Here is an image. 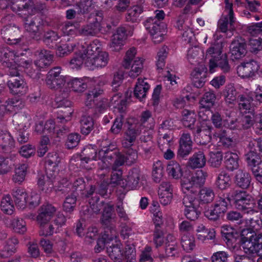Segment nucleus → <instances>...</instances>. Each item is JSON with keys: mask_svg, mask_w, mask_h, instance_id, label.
<instances>
[{"mask_svg": "<svg viewBox=\"0 0 262 262\" xmlns=\"http://www.w3.org/2000/svg\"><path fill=\"white\" fill-rule=\"evenodd\" d=\"M11 8L20 16L33 15L40 12L46 6L34 0H11Z\"/></svg>", "mask_w": 262, "mask_h": 262, "instance_id": "nucleus-1", "label": "nucleus"}, {"mask_svg": "<svg viewBox=\"0 0 262 262\" xmlns=\"http://www.w3.org/2000/svg\"><path fill=\"white\" fill-rule=\"evenodd\" d=\"M69 96V92L68 89L63 90L62 92L60 91L59 94L56 95L55 101L57 104V107L63 108L60 111L63 113V114L57 117V123H67L70 120V116L73 113V110L71 107L72 102L67 99Z\"/></svg>", "mask_w": 262, "mask_h": 262, "instance_id": "nucleus-2", "label": "nucleus"}, {"mask_svg": "<svg viewBox=\"0 0 262 262\" xmlns=\"http://www.w3.org/2000/svg\"><path fill=\"white\" fill-rule=\"evenodd\" d=\"M67 81V77L63 75L61 72V68L60 67H55L51 69L48 73L46 78V83L49 88L53 90H60L63 92V88Z\"/></svg>", "mask_w": 262, "mask_h": 262, "instance_id": "nucleus-3", "label": "nucleus"}, {"mask_svg": "<svg viewBox=\"0 0 262 262\" xmlns=\"http://www.w3.org/2000/svg\"><path fill=\"white\" fill-rule=\"evenodd\" d=\"M117 154H118V149L113 144H110L100 149L98 152V160H101L98 163L99 168L101 170L111 168L117 157Z\"/></svg>", "mask_w": 262, "mask_h": 262, "instance_id": "nucleus-4", "label": "nucleus"}, {"mask_svg": "<svg viewBox=\"0 0 262 262\" xmlns=\"http://www.w3.org/2000/svg\"><path fill=\"white\" fill-rule=\"evenodd\" d=\"M205 181V176L202 171L197 172L195 176H192L190 180L184 178L181 179V185L184 193L190 192L196 195L199 189L204 185Z\"/></svg>", "mask_w": 262, "mask_h": 262, "instance_id": "nucleus-5", "label": "nucleus"}, {"mask_svg": "<svg viewBox=\"0 0 262 262\" xmlns=\"http://www.w3.org/2000/svg\"><path fill=\"white\" fill-rule=\"evenodd\" d=\"M92 21L78 29L77 33L79 35L84 36H95L101 30L100 22L102 19V13H96L90 15Z\"/></svg>", "mask_w": 262, "mask_h": 262, "instance_id": "nucleus-6", "label": "nucleus"}, {"mask_svg": "<svg viewBox=\"0 0 262 262\" xmlns=\"http://www.w3.org/2000/svg\"><path fill=\"white\" fill-rule=\"evenodd\" d=\"M245 157L247 166L255 178L260 180L259 174H262V168L260 167L262 162L261 157L253 149H250V151L245 155Z\"/></svg>", "mask_w": 262, "mask_h": 262, "instance_id": "nucleus-7", "label": "nucleus"}, {"mask_svg": "<svg viewBox=\"0 0 262 262\" xmlns=\"http://www.w3.org/2000/svg\"><path fill=\"white\" fill-rule=\"evenodd\" d=\"M142 125L140 123H133L129 125L125 132L122 144L124 148L130 147L136 141L137 137L141 133Z\"/></svg>", "mask_w": 262, "mask_h": 262, "instance_id": "nucleus-8", "label": "nucleus"}, {"mask_svg": "<svg viewBox=\"0 0 262 262\" xmlns=\"http://www.w3.org/2000/svg\"><path fill=\"white\" fill-rule=\"evenodd\" d=\"M259 69L257 62L250 60L248 62H243L237 67V73L242 78H252L257 73Z\"/></svg>", "mask_w": 262, "mask_h": 262, "instance_id": "nucleus-9", "label": "nucleus"}, {"mask_svg": "<svg viewBox=\"0 0 262 262\" xmlns=\"http://www.w3.org/2000/svg\"><path fill=\"white\" fill-rule=\"evenodd\" d=\"M1 35L3 39L11 45H15L20 41V30L14 25L9 24L1 29Z\"/></svg>", "mask_w": 262, "mask_h": 262, "instance_id": "nucleus-10", "label": "nucleus"}, {"mask_svg": "<svg viewBox=\"0 0 262 262\" xmlns=\"http://www.w3.org/2000/svg\"><path fill=\"white\" fill-rule=\"evenodd\" d=\"M247 45L244 39L237 38L233 40L230 45L232 59H239L245 56L247 52Z\"/></svg>", "mask_w": 262, "mask_h": 262, "instance_id": "nucleus-11", "label": "nucleus"}, {"mask_svg": "<svg viewBox=\"0 0 262 262\" xmlns=\"http://www.w3.org/2000/svg\"><path fill=\"white\" fill-rule=\"evenodd\" d=\"M213 127L208 125H196L195 130L192 131V134L201 145H207L210 143L212 139L211 130Z\"/></svg>", "mask_w": 262, "mask_h": 262, "instance_id": "nucleus-12", "label": "nucleus"}, {"mask_svg": "<svg viewBox=\"0 0 262 262\" xmlns=\"http://www.w3.org/2000/svg\"><path fill=\"white\" fill-rule=\"evenodd\" d=\"M219 68L224 73H229L230 66L229 64L227 55L222 54L219 56H212L209 59V70L211 73L214 72V68Z\"/></svg>", "mask_w": 262, "mask_h": 262, "instance_id": "nucleus-13", "label": "nucleus"}, {"mask_svg": "<svg viewBox=\"0 0 262 262\" xmlns=\"http://www.w3.org/2000/svg\"><path fill=\"white\" fill-rule=\"evenodd\" d=\"M108 59V54L106 52L101 51L92 58L86 59L85 65L91 70L94 68H102L107 65Z\"/></svg>", "mask_w": 262, "mask_h": 262, "instance_id": "nucleus-14", "label": "nucleus"}, {"mask_svg": "<svg viewBox=\"0 0 262 262\" xmlns=\"http://www.w3.org/2000/svg\"><path fill=\"white\" fill-rule=\"evenodd\" d=\"M55 178L49 177L48 174L40 173L38 175L37 184L39 189L46 195H50L54 189Z\"/></svg>", "mask_w": 262, "mask_h": 262, "instance_id": "nucleus-15", "label": "nucleus"}, {"mask_svg": "<svg viewBox=\"0 0 262 262\" xmlns=\"http://www.w3.org/2000/svg\"><path fill=\"white\" fill-rule=\"evenodd\" d=\"M7 85L11 93L14 95H23L28 90L27 83L24 79L20 77L9 80Z\"/></svg>", "mask_w": 262, "mask_h": 262, "instance_id": "nucleus-16", "label": "nucleus"}, {"mask_svg": "<svg viewBox=\"0 0 262 262\" xmlns=\"http://www.w3.org/2000/svg\"><path fill=\"white\" fill-rule=\"evenodd\" d=\"M141 177V170L139 167H133L129 172L126 179L124 180L125 184L123 187L128 189H135L139 186Z\"/></svg>", "mask_w": 262, "mask_h": 262, "instance_id": "nucleus-17", "label": "nucleus"}, {"mask_svg": "<svg viewBox=\"0 0 262 262\" xmlns=\"http://www.w3.org/2000/svg\"><path fill=\"white\" fill-rule=\"evenodd\" d=\"M106 251L111 259L114 262H121L124 259L123 245L120 242L106 247Z\"/></svg>", "mask_w": 262, "mask_h": 262, "instance_id": "nucleus-18", "label": "nucleus"}, {"mask_svg": "<svg viewBox=\"0 0 262 262\" xmlns=\"http://www.w3.org/2000/svg\"><path fill=\"white\" fill-rule=\"evenodd\" d=\"M146 79L139 78L134 88V95L140 101H142L146 96V93L149 89V85L145 81Z\"/></svg>", "mask_w": 262, "mask_h": 262, "instance_id": "nucleus-19", "label": "nucleus"}, {"mask_svg": "<svg viewBox=\"0 0 262 262\" xmlns=\"http://www.w3.org/2000/svg\"><path fill=\"white\" fill-rule=\"evenodd\" d=\"M38 52V59L36 60L34 64L36 68L40 70L48 67L53 60V54L51 52L46 50H41Z\"/></svg>", "mask_w": 262, "mask_h": 262, "instance_id": "nucleus-20", "label": "nucleus"}, {"mask_svg": "<svg viewBox=\"0 0 262 262\" xmlns=\"http://www.w3.org/2000/svg\"><path fill=\"white\" fill-rule=\"evenodd\" d=\"M115 236L116 231L115 229L107 228V230H104L102 237L97 240V245L94 249L95 252L99 253L103 250L105 244L109 241H112Z\"/></svg>", "mask_w": 262, "mask_h": 262, "instance_id": "nucleus-21", "label": "nucleus"}, {"mask_svg": "<svg viewBox=\"0 0 262 262\" xmlns=\"http://www.w3.org/2000/svg\"><path fill=\"white\" fill-rule=\"evenodd\" d=\"M253 230L251 228L244 229L239 234V242L244 245L243 248L245 250L248 251V248L251 245L257 233Z\"/></svg>", "mask_w": 262, "mask_h": 262, "instance_id": "nucleus-22", "label": "nucleus"}, {"mask_svg": "<svg viewBox=\"0 0 262 262\" xmlns=\"http://www.w3.org/2000/svg\"><path fill=\"white\" fill-rule=\"evenodd\" d=\"M246 252L256 254L259 256L257 262H262V233H257L252 244L248 248V251H246Z\"/></svg>", "mask_w": 262, "mask_h": 262, "instance_id": "nucleus-23", "label": "nucleus"}, {"mask_svg": "<svg viewBox=\"0 0 262 262\" xmlns=\"http://www.w3.org/2000/svg\"><path fill=\"white\" fill-rule=\"evenodd\" d=\"M56 211L55 208L51 204L42 206L39 214L37 215V220L38 224L47 223L53 216Z\"/></svg>", "mask_w": 262, "mask_h": 262, "instance_id": "nucleus-24", "label": "nucleus"}, {"mask_svg": "<svg viewBox=\"0 0 262 262\" xmlns=\"http://www.w3.org/2000/svg\"><path fill=\"white\" fill-rule=\"evenodd\" d=\"M14 140L11 135L7 132H0V146L4 152L9 153L14 147Z\"/></svg>", "mask_w": 262, "mask_h": 262, "instance_id": "nucleus-25", "label": "nucleus"}, {"mask_svg": "<svg viewBox=\"0 0 262 262\" xmlns=\"http://www.w3.org/2000/svg\"><path fill=\"white\" fill-rule=\"evenodd\" d=\"M15 57L14 51L10 49L8 45H3L0 46V62L4 66L6 64L11 65V61Z\"/></svg>", "mask_w": 262, "mask_h": 262, "instance_id": "nucleus-26", "label": "nucleus"}, {"mask_svg": "<svg viewBox=\"0 0 262 262\" xmlns=\"http://www.w3.org/2000/svg\"><path fill=\"white\" fill-rule=\"evenodd\" d=\"M198 194L199 195V198L198 199L199 200L200 206L211 203L214 200L215 197L214 190L211 187H205L202 188H201Z\"/></svg>", "mask_w": 262, "mask_h": 262, "instance_id": "nucleus-27", "label": "nucleus"}, {"mask_svg": "<svg viewBox=\"0 0 262 262\" xmlns=\"http://www.w3.org/2000/svg\"><path fill=\"white\" fill-rule=\"evenodd\" d=\"M182 123L183 125L189 128L192 131L196 128L195 123L196 122V114L193 111L184 110L182 111Z\"/></svg>", "mask_w": 262, "mask_h": 262, "instance_id": "nucleus-28", "label": "nucleus"}, {"mask_svg": "<svg viewBox=\"0 0 262 262\" xmlns=\"http://www.w3.org/2000/svg\"><path fill=\"white\" fill-rule=\"evenodd\" d=\"M231 184V180L229 174L224 170L219 174L214 183L215 187L221 190L227 189Z\"/></svg>", "mask_w": 262, "mask_h": 262, "instance_id": "nucleus-29", "label": "nucleus"}, {"mask_svg": "<svg viewBox=\"0 0 262 262\" xmlns=\"http://www.w3.org/2000/svg\"><path fill=\"white\" fill-rule=\"evenodd\" d=\"M12 195L16 206L20 209L25 208L28 199V195L25 190L17 188L13 190Z\"/></svg>", "mask_w": 262, "mask_h": 262, "instance_id": "nucleus-30", "label": "nucleus"}, {"mask_svg": "<svg viewBox=\"0 0 262 262\" xmlns=\"http://www.w3.org/2000/svg\"><path fill=\"white\" fill-rule=\"evenodd\" d=\"M206 77V72L200 69H195L191 73L192 84L197 88H201L204 86Z\"/></svg>", "mask_w": 262, "mask_h": 262, "instance_id": "nucleus-31", "label": "nucleus"}, {"mask_svg": "<svg viewBox=\"0 0 262 262\" xmlns=\"http://www.w3.org/2000/svg\"><path fill=\"white\" fill-rule=\"evenodd\" d=\"M60 38L57 32L50 30L45 32L42 41L50 48H55L60 42Z\"/></svg>", "mask_w": 262, "mask_h": 262, "instance_id": "nucleus-32", "label": "nucleus"}, {"mask_svg": "<svg viewBox=\"0 0 262 262\" xmlns=\"http://www.w3.org/2000/svg\"><path fill=\"white\" fill-rule=\"evenodd\" d=\"M206 162L205 156L202 151L194 153L189 160V164L192 168H202L205 165Z\"/></svg>", "mask_w": 262, "mask_h": 262, "instance_id": "nucleus-33", "label": "nucleus"}, {"mask_svg": "<svg viewBox=\"0 0 262 262\" xmlns=\"http://www.w3.org/2000/svg\"><path fill=\"white\" fill-rule=\"evenodd\" d=\"M254 204L255 203L252 196L247 194L235 208L244 213L249 214L254 210L253 209Z\"/></svg>", "mask_w": 262, "mask_h": 262, "instance_id": "nucleus-34", "label": "nucleus"}, {"mask_svg": "<svg viewBox=\"0 0 262 262\" xmlns=\"http://www.w3.org/2000/svg\"><path fill=\"white\" fill-rule=\"evenodd\" d=\"M251 176L248 172L238 170L235 176V184L242 189L248 188L250 184Z\"/></svg>", "mask_w": 262, "mask_h": 262, "instance_id": "nucleus-35", "label": "nucleus"}, {"mask_svg": "<svg viewBox=\"0 0 262 262\" xmlns=\"http://www.w3.org/2000/svg\"><path fill=\"white\" fill-rule=\"evenodd\" d=\"M253 99L252 97L249 95H239L237 98V102L239 110L241 111H244V113H246L247 111L250 112L253 110Z\"/></svg>", "mask_w": 262, "mask_h": 262, "instance_id": "nucleus-36", "label": "nucleus"}, {"mask_svg": "<svg viewBox=\"0 0 262 262\" xmlns=\"http://www.w3.org/2000/svg\"><path fill=\"white\" fill-rule=\"evenodd\" d=\"M216 98V95L213 91L205 93L200 100V106L209 110L214 105Z\"/></svg>", "mask_w": 262, "mask_h": 262, "instance_id": "nucleus-37", "label": "nucleus"}, {"mask_svg": "<svg viewBox=\"0 0 262 262\" xmlns=\"http://www.w3.org/2000/svg\"><path fill=\"white\" fill-rule=\"evenodd\" d=\"M238 160L239 158L236 154L226 153L224 162L226 168L230 171L237 169L239 167Z\"/></svg>", "mask_w": 262, "mask_h": 262, "instance_id": "nucleus-38", "label": "nucleus"}, {"mask_svg": "<svg viewBox=\"0 0 262 262\" xmlns=\"http://www.w3.org/2000/svg\"><path fill=\"white\" fill-rule=\"evenodd\" d=\"M84 20V18L77 16V20L71 22V21H67L62 26L61 29L62 32L64 35H72L74 34L75 31L74 29L79 28V23L82 21Z\"/></svg>", "mask_w": 262, "mask_h": 262, "instance_id": "nucleus-39", "label": "nucleus"}, {"mask_svg": "<svg viewBox=\"0 0 262 262\" xmlns=\"http://www.w3.org/2000/svg\"><path fill=\"white\" fill-rule=\"evenodd\" d=\"M146 29L150 34L165 29V24L159 21L155 20L152 18H148L144 23Z\"/></svg>", "mask_w": 262, "mask_h": 262, "instance_id": "nucleus-40", "label": "nucleus"}, {"mask_svg": "<svg viewBox=\"0 0 262 262\" xmlns=\"http://www.w3.org/2000/svg\"><path fill=\"white\" fill-rule=\"evenodd\" d=\"M232 28L233 24L234 23V14L233 9L231 8L229 10L228 15L221 18L218 22V28L222 32L225 33L228 30V24Z\"/></svg>", "mask_w": 262, "mask_h": 262, "instance_id": "nucleus-41", "label": "nucleus"}, {"mask_svg": "<svg viewBox=\"0 0 262 262\" xmlns=\"http://www.w3.org/2000/svg\"><path fill=\"white\" fill-rule=\"evenodd\" d=\"M249 224L250 227L255 230H258L262 227V219L260 213L258 211L254 210L248 214Z\"/></svg>", "mask_w": 262, "mask_h": 262, "instance_id": "nucleus-42", "label": "nucleus"}, {"mask_svg": "<svg viewBox=\"0 0 262 262\" xmlns=\"http://www.w3.org/2000/svg\"><path fill=\"white\" fill-rule=\"evenodd\" d=\"M100 42L97 39L94 40L89 45H86V49L83 52L86 57V59H89V57L92 58L97 55L98 52H100Z\"/></svg>", "mask_w": 262, "mask_h": 262, "instance_id": "nucleus-43", "label": "nucleus"}, {"mask_svg": "<svg viewBox=\"0 0 262 262\" xmlns=\"http://www.w3.org/2000/svg\"><path fill=\"white\" fill-rule=\"evenodd\" d=\"M223 95L226 103L228 105L234 104L237 99V92L232 84H228L226 86Z\"/></svg>", "mask_w": 262, "mask_h": 262, "instance_id": "nucleus-44", "label": "nucleus"}, {"mask_svg": "<svg viewBox=\"0 0 262 262\" xmlns=\"http://www.w3.org/2000/svg\"><path fill=\"white\" fill-rule=\"evenodd\" d=\"M167 242L165 245V254L167 256H173L178 253V246L174 237L169 234L167 236Z\"/></svg>", "mask_w": 262, "mask_h": 262, "instance_id": "nucleus-45", "label": "nucleus"}, {"mask_svg": "<svg viewBox=\"0 0 262 262\" xmlns=\"http://www.w3.org/2000/svg\"><path fill=\"white\" fill-rule=\"evenodd\" d=\"M80 123L81 133L83 135H88L94 128L93 119L89 116H82Z\"/></svg>", "mask_w": 262, "mask_h": 262, "instance_id": "nucleus-46", "label": "nucleus"}, {"mask_svg": "<svg viewBox=\"0 0 262 262\" xmlns=\"http://www.w3.org/2000/svg\"><path fill=\"white\" fill-rule=\"evenodd\" d=\"M167 171L169 176L178 179L182 176V170L180 165L174 161L169 162L167 166Z\"/></svg>", "mask_w": 262, "mask_h": 262, "instance_id": "nucleus-47", "label": "nucleus"}, {"mask_svg": "<svg viewBox=\"0 0 262 262\" xmlns=\"http://www.w3.org/2000/svg\"><path fill=\"white\" fill-rule=\"evenodd\" d=\"M113 209V206L109 205H107L104 208L103 213L102 215L101 220L102 224L105 226L104 230H107V228L111 229H115L112 227L110 226L111 222L112 219V215Z\"/></svg>", "mask_w": 262, "mask_h": 262, "instance_id": "nucleus-48", "label": "nucleus"}, {"mask_svg": "<svg viewBox=\"0 0 262 262\" xmlns=\"http://www.w3.org/2000/svg\"><path fill=\"white\" fill-rule=\"evenodd\" d=\"M18 244V240L14 237L10 238L6 241L4 250L2 251V256L8 257L14 253L16 250L15 246Z\"/></svg>", "mask_w": 262, "mask_h": 262, "instance_id": "nucleus-49", "label": "nucleus"}, {"mask_svg": "<svg viewBox=\"0 0 262 262\" xmlns=\"http://www.w3.org/2000/svg\"><path fill=\"white\" fill-rule=\"evenodd\" d=\"M83 154L85 155V157H81V161L82 164H88L90 161L92 160H97L98 158V152L96 149L92 147H88L84 149ZM85 166V165H84Z\"/></svg>", "mask_w": 262, "mask_h": 262, "instance_id": "nucleus-50", "label": "nucleus"}, {"mask_svg": "<svg viewBox=\"0 0 262 262\" xmlns=\"http://www.w3.org/2000/svg\"><path fill=\"white\" fill-rule=\"evenodd\" d=\"M25 28L27 31L32 33V37L34 39L38 40L41 38V33L39 31V26L34 20L25 23Z\"/></svg>", "mask_w": 262, "mask_h": 262, "instance_id": "nucleus-51", "label": "nucleus"}, {"mask_svg": "<svg viewBox=\"0 0 262 262\" xmlns=\"http://www.w3.org/2000/svg\"><path fill=\"white\" fill-rule=\"evenodd\" d=\"M202 56L201 51L197 48L189 49L187 54V59L191 64L196 66L200 63Z\"/></svg>", "mask_w": 262, "mask_h": 262, "instance_id": "nucleus-52", "label": "nucleus"}, {"mask_svg": "<svg viewBox=\"0 0 262 262\" xmlns=\"http://www.w3.org/2000/svg\"><path fill=\"white\" fill-rule=\"evenodd\" d=\"M68 85L73 91L77 93H82L88 88L87 83L85 82L83 79L78 78L72 80L68 82Z\"/></svg>", "mask_w": 262, "mask_h": 262, "instance_id": "nucleus-53", "label": "nucleus"}, {"mask_svg": "<svg viewBox=\"0 0 262 262\" xmlns=\"http://www.w3.org/2000/svg\"><path fill=\"white\" fill-rule=\"evenodd\" d=\"M202 210V206L199 204L196 206L185 208L184 214L187 219L191 221H194L199 217Z\"/></svg>", "mask_w": 262, "mask_h": 262, "instance_id": "nucleus-54", "label": "nucleus"}, {"mask_svg": "<svg viewBox=\"0 0 262 262\" xmlns=\"http://www.w3.org/2000/svg\"><path fill=\"white\" fill-rule=\"evenodd\" d=\"M133 62L131 66V70L129 73V75L133 78L138 76L143 69V60L139 57H136L133 60Z\"/></svg>", "mask_w": 262, "mask_h": 262, "instance_id": "nucleus-55", "label": "nucleus"}, {"mask_svg": "<svg viewBox=\"0 0 262 262\" xmlns=\"http://www.w3.org/2000/svg\"><path fill=\"white\" fill-rule=\"evenodd\" d=\"M1 210L6 214L11 215L13 213L14 207L9 195H6L3 198L1 201Z\"/></svg>", "mask_w": 262, "mask_h": 262, "instance_id": "nucleus-56", "label": "nucleus"}, {"mask_svg": "<svg viewBox=\"0 0 262 262\" xmlns=\"http://www.w3.org/2000/svg\"><path fill=\"white\" fill-rule=\"evenodd\" d=\"M181 245L184 250L189 252L195 247V238L192 235H184L181 238Z\"/></svg>", "mask_w": 262, "mask_h": 262, "instance_id": "nucleus-57", "label": "nucleus"}, {"mask_svg": "<svg viewBox=\"0 0 262 262\" xmlns=\"http://www.w3.org/2000/svg\"><path fill=\"white\" fill-rule=\"evenodd\" d=\"M141 12L142 10L139 7H133L132 9L127 10L125 16L126 21L132 23H137Z\"/></svg>", "mask_w": 262, "mask_h": 262, "instance_id": "nucleus-58", "label": "nucleus"}, {"mask_svg": "<svg viewBox=\"0 0 262 262\" xmlns=\"http://www.w3.org/2000/svg\"><path fill=\"white\" fill-rule=\"evenodd\" d=\"M223 49V42L221 41L215 40L212 43L211 46L206 51V54L211 55L212 56H219L222 55Z\"/></svg>", "mask_w": 262, "mask_h": 262, "instance_id": "nucleus-59", "label": "nucleus"}, {"mask_svg": "<svg viewBox=\"0 0 262 262\" xmlns=\"http://www.w3.org/2000/svg\"><path fill=\"white\" fill-rule=\"evenodd\" d=\"M163 167L162 162L158 161L153 165L152 176L153 179L156 183H159L163 176Z\"/></svg>", "mask_w": 262, "mask_h": 262, "instance_id": "nucleus-60", "label": "nucleus"}, {"mask_svg": "<svg viewBox=\"0 0 262 262\" xmlns=\"http://www.w3.org/2000/svg\"><path fill=\"white\" fill-rule=\"evenodd\" d=\"M123 254L124 259L126 260V262H136V250L133 244L126 243Z\"/></svg>", "mask_w": 262, "mask_h": 262, "instance_id": "nucleus-61", "label": "nucleus"}, {"mask_svg": "<svg viewBox=\"0 0 262 262\" xmlns=\"http://www.w3.org/2000/svg\"><path fill=\"white\" fill-rule=\"evenodd\" d=\"M76 5L78 8V15H84L89 13L91 11L92 2L91 0H80Z\"/></svg>", "mask_w": 262, "mask_h": 262, "instance_id": "nucleus-62", "label": "nucleus"}, {"mask_svg": "<svg viewBox=\"0 0 262 262\" xmlns=\"http://www.w3.org/2000/svg\"><path fill=\"white\" fill-rule=\"evenodd\" d=\"M27 166L25 164L20 165L15 169V174L13 176V181L15 183L23 182L26 174Z\"/></svg>", "mask_w": 262, "mask_h": 262, "instance_id": "nucleus-63", "label": "nucleus"}, {"mask_svg": "<svg viewBox=\"0 0 262 262\" xmlns=\"http://www.w3.org/2000/svg\"><path fill=\"white\" fill-rule=\"evenodd\" d=\"M81 136L76 133L70 134L67 138L66 146L68 149H73L76 147L80 141Z\"/></svg>", "mask_w": 262, "mask_h": 262, "instance_id": "nucleus-64", "label": "nucleus"}]
</instances>
